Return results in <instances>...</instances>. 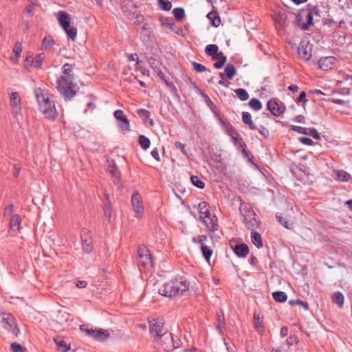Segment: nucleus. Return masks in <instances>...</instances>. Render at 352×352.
<instances>
[{"instance_id":"nucleus-1","label":"nucleus","mask_w":352,"mask_h":352,"mask_svg":"<svg viewBox=\"0 0 352 352\" xmlns=\"http://www.w3.org/2000/svg\"><path fill=\"white\" fill-rule=\"evenodd\" d=\"M34 95L38 104V111L50 120H54L58 116L53 95L46 89L37 87L34 89Z\"/></svg>"},{"instance_id":"nucleus-2","label":"nucleus","mask_w":352,"mask_h":352,"mask_svg":"<svg viewBox=\"0 0 352 352\" xmlns=\"http://www.w3.org/2000/svg\"><path fill=\"white\" fill-rule=\"evenodd\" d=\"M189 288L188 283L180 279H173L166 283L160 289L159 294L163 296L172 298L175 296L182 295Z\"/></svg>"},{"instance_id":"nucleus-3","label":"nucleus","mask_w":352,"mask_h":352,"mask_svg":"<svg viewBox=\"0 0 352 352\" xmlns=\"http://www.w3.org/2000/svg\"><path fill=\"white\" fill-rule=\"evenodd\" d=\"M58 89L59 92L65 96L66 99H70L76 95L74 89L73 82L70 76H62L58 80Z\"/></svg>"},{"instance_id":"nucleus-4","label":"nucleus","mask_w":352,"mask_h":352,"mask_svg":"<svg viewBox=\"0 0 352 352\" xmlns=\"http://www.w3.org/2000/svg\"><path fill=\"white\" fill-rule=\"evenodd\" d=\"M163 336L159 340H155L158 348L163 349L164 351L170 352L179 346V340L175 341L172 333L168 332Z\"/></svg>"},{"instance_id":"nucleus-5","label":"nucleus","mask_w":352,"mask_h":352,"mask_svg":"<svg viewBox=\"0 0 352 352\" xmlns=\"http://www.w3.org/2000/svg\"><path fill=\"white\" fill-rule=\"evenodd\" d=\"M319 9L316 6H309L306 11H302L299 15V25L303 30H307L313 24V15L319 14Z\"/></svg>"},{"instance_id":"nucleus-6","label":"nucleus","mask_w":352,"mask_h":352,"mask_svg":"<svg viewBox=\"0 0 352 352\" xmlns=\"http://www.w3.org/2000/svg\"><path fill=\"white\" fill-rule=\"evenodd\" d=\"M138 258L137 263L140 270H151L153 267V263L149 250L146 248L140 247L138 248Z\"/></svg>"},{"instance_id":"nucleus-7","label":"nucleus","mask_w":352,"mask_h":352,"mask_svg":"<svg viewBox=\"0 0 352 352\" xmlns=\"http://www.w3.org/2000/svg\"><path fill=\"white\" fill-rule=\"evenodd\" d=\"M80 329L85 332L87 336L100 342H103L107 340L110 336V334L107 330L102 329H89L85 324L80 325Z\"/></svg>"},{"instance_id":"nucleus-8","label":"nucleus","mask_w":352,"mask_h":352,"mask_svg":"<svg viewBox=\"0 0 352 352\" xmlns=\"http://www.w3.org/2000/svg\"><path fill=\"white\" fill-rule=\"evenodd\" d=\"M149 329L151 334L153 336L155 340H159L164 336V333L168 331L164 328V322L161 319L153 318L149 321Z\"/></svg>"},{"instance_id":"nucleus-9","label":"nucleus","mask_w":352,"mask_h":352,"mask_svg":"<svg viewBox=\"0 0 352 352\" xmlns=\"http://www.w3.org/2000/svg\"><path fill=\"white\" fill-rule=\"evenodd\" d=\"M1 322L3 327L6 330L14 336H18L20 333V330L16 325L15 318L13 316L10 314H3Z\"/></svg>"},{"instance_id":"nucleus-10","label":"nucleus","mask_w":352,"mask_h":352,"mask_svg":"<svg viewBox=\"0 0 352 352\" xmlns=\"http://www.w3.org/2000/svg\"><path fill=\"white\" fill-rule=\"evenodd\" d=\"M131 205L135 217L141 218L144 214V206L141 195L138 192H135L131 197Z\"/></svg>"},{"instance_id":"nucleus-11","label":"nucleus","mask_w":352,"mask_h":352,"mask_svg":"<svg viewBox=\"0 0 352 352\" xmlns=\"http://www.w3.org/2000/svg\"><path fill=\"white\" fill-rule=\"evenodd\" d=\"M199 219L206 226V230L209 232H214L218 229L217 217L211 214L200 216Z\"/></svg>"},{"instance_id":"nucleus-12","label":"nucleus","mask_w":352,"mask_h":352,"mask_svg":"<svg viewBox=\"0 0 352 352\" xmlns=\"http://www.w3.org/2000/svg\"><path fill=\"white\" fill-rule=\"evenodd\" d=\"M243 217L244 223L248 229L253 230L258 226V222L255 217L256 214L252 210L248 209L245 210L243 214Z\"/></svg>"},{"instance_id":"nucleus-13","label":"nucleus","mask_w":352,"mask_h":352,"mask_svg":"<svg viewBox=\"0 0 352 352\" xmlns=\"http://www.w3.org/2000/svg\"><path fill=\"white\" fill-rule=\"evenodd\" d=\"M267 107L272 115L276 117L280 116L285 110L284 104L281 102L279 103L276 98L270 99L267 102Z\"/></svg>"},{"instance_id":"nucleus-14","label":"nucleus","mask_w":352,"mask_h":352,"mask_svg":"<svg viewBox=\"0 0 352 352\" xmlns=\"http://www.w3.org/2000/svg\"><path fill=\"white\" fill-rule=\"evenodd\" d=\"M114 117L119 122L118 126L121 131H126L130 130L129 121L122 110H116L114 112Z\"/></svg>"},{"instance_id":"nucleus-15","label":"nucleus","mask_w":352,"mask_h":352,"mask_svg":"<svg viewBox=\"0 0 352 352\" xmlns=\"http://www.w3.org/2000/svg\"><path fill=\"white\" fill-rule=\"evenodd\" d=\"M337 61V58L334 56H326L320 58L318 63L320 69L329 71L336 66Z\"/></svg>"},{"instance_id":"nucleus-16","label":"nucleus","mask_w":352,"mask_h":352,"mask_svg":"<svg viewBox=\"0 0 352 352\" xmlns=\"http://www.w3.org/2000/svg\"><path fill=\"white\" fill-rule=\"evenodd\" d=\"M81 239L83 244V250L85 252L89 253L92 250V239L89 230L84 228L81 232Z\"/></svg>"},{"instance_id":"nucleus-17","label":"nucleus","mask_w":352,"mask_h":352,"mask_svg":"<svg viewBox=\"0 0 352 352\" xmlns=\"http://www.w3.org/2000/svg\"><path fill=\"white\" fill-rule=\"evenodd\" d=\"M231 138L233 144L238 149H240L245 157H248L249 151L246 149V144L239 133H234Z\"/></svg>"},{"instance_id":"nucleus-18","label":"nucleus","mask_w":352,"mask_h":352,"mask_svg":"<svg viewBox=\"0 0 352 352\" xmlns=\"http://www.w3.org/2000/svg\"><path fill=\"white\" fill-rule=\"evenodd\" d=\"M298 54L304 60H309L311 57V47L308 43H300L298 49Z\"/></svg>"},{"instance_id":"nucleus-19","label":"nucleus","mask_w":352,"mask_h":352,"mask_svg":"<svg viewBox=\"0 0 352 352\" xmlns=\"http://www.w3.org/2000/svg\"><path fill=\"white\" fill-rule=\"evenodd\" d=\"M10 106L14 114H19L21 111V98L17 92H12L10 96Z\"/></svg>"},{"instance_id":"nucleus-20","label":"nucleus","mask_w":352,"mask_h":352,"mask_svg":"<svg viewBox=\"0 0 352 352\" xmlns=\"http://www.w3.org/2000/svg\"><path fill=\"white\" fill-rule=\"evenodd\" d=\"M57 15L59 25L63 30H66L67 28L68 29L71 23V19L69 14L64 11H59Z\"/></svg>"},{"instance_id":"nucleus-21","label":"nucleus","mask_w":352,"mask_h":352,"mask_svg":"<svg viewBox=\"0 0 352 352\" xmlns=\"http://www.w3.org/2000/svg\"><path fill=\"white\" fill-rule=\"evenodd\" d=\"M21 218L19 214H14L10 221V230L16 234L19 232Z\"/></svg>"},{"instance_id":"nucleus-22","label":"nucleus","mask_w":352,"mask_h":352,"mask_svg":"<svg viewBox=\"0 0 352 352\" xmlns=\"http://www.w3.org/2000/svg\"><path fill=\"white\" fill-rule=\"evenodd\" d=\"M328 101L332 103L341 105L343 107V109H338L337 111H339L342 113H349L348 110H350L351 109V107L349 101L334 98L329 99Z\"/></svg>"},{"instance_id":"nucleus-23","label":"nucleus","mask_w":352,"mask_h":352,"mask_svg":"<svg viewBox=\"0 0 352 352\" xmlns=\"http://www.w3.org/2000/svg\"><path fill=\"white\" fill-rule=\"evenodd\" d=\"M54 340L59 352H67L70 349V344H67L61 337L54 338Z\"/></svg>"},{"instance_id":"nucleus-24","label":"nucleus","mask_w":352,"mask_h":352,"mask_svg":"<svg viewBox=\"0 0 352 352\" xmlns=\"http://www.w3.org/2000/svg\"><path fill=\"white\" fill-rule=\"evenodd\" d=\"M234 252L241 258L245 257L249 253V248L246 244L241 243L236 245L234 249Z\"/></svg>"},{"instance_id":"nucleus-25","label":"nucleus","mask_w":352,"mask_h":352,"mask_svg":"<svg viewBox=\"0 0 352 352\" xmlns=\"http://www.w3.org/2000/svg\"><path fill=\"white\" fill-rule=\"evenodd\" d=\"M55 41L51 36H45L41 43V50L45 51H52Z\"/></svg>"},{"instance_id":"nucleus-26","label":"nucleus","mask_w":352,"mask_h":352,"mask_svg":"<svg viewBox=\"0 0 352 352\" xmlns=\"http://www.w3.org/2000/svg\"><path fill=\"white\" fill-rule=\"evenodd\" d=\"M254 327L256 331L260 334L264 331L263 317L256 313L254 314Z\"/></svg>"},{"instance_id":"nucleus-27","label":"nucleus","mask_w":352,"mask_h":352,"mask_svg":"<svg viewBox=\"0 0 352 352\" xmlns=\"http://www.w3.org/2000/svg\"><path fill=\"white\" fill-rule=\"evenodd\" d=\"M22 52V44L20 42H16L12 49L13 56L11 57V60L14 63H17Z\"/></svg>"},{"instance_id":"nucleus-28","label":"nucleus","mask_w":352,"mask_h":352,"mask_svg":"<svg viewBox=\"0 0 352 352\" xmlns=\"http://www.w3.org/2000/svg\"><path fill=\"white\" fill-rule=\"evenodd\" d=\"M207 18L210 21L211 25L218 27L221 23V19L217 11L212 10L207 14Z\"/></svg>"},{"instance_id":"nucleus-29","label":"nucleus","mask_w":352,"mask_h":352,"mask_svg":"<svg viewBox=\"0 0 352 352\" xmlns=\"http://www.w3.org/2000/svg\"><path fill=\"white\" fill-rule=\"evenodd\" d=\"M219 47L215 44L208 45L205 48V52L208 56H212V59H216L218 56Z\"/></svg>"},{"instance_id":"nucleus-30","label":"nucleus","mask_w":352,"mask_h":352,"mask_svg":"<svg viewBox=\"0 0 352 352\" xmlns=\"http://www.w3.org/2000/svg\"><path fill=\"white\" fill-rule=\"evenodd\" d=\"M137 114L142 119L144 122L148 121L149 124L153 126L154 124V122L153 120H149L151 113L150 112L144 109H140L136 111Z\"/></svg>"},{"instance_id":"nucleus-31","label":"nucleus","mask_w":352,"mask_h":352,"mask_svg":"<svg viewBox=\"0 0 352 352\" xmlns=\"http://www.w3.org/2000/svg\"><path fill=\"white\" fill-rule=\"evenodd\" d=\"M108 172L114 179V182L118 184L120 180V173L115 164L110 165L108 168Z\"/></svg>"},{"instance_id":"nucleus-32","label":"nucleus","mask_w":352,"mask_h":352,"mask_svg":"<svg viewBox=\"0 0 352 352\" xmlns=\"http://www.w3.org/2000/svg\"><path fill=\"white\" fill-rule=\"evenodd\" d=\"M217 322H218V324L217 327V331L219 332V333L220 335H223V329H225V327H226V321H225V317H224L223 313L222 311L217 314Z\"/></svg>"},{"instance_id":"nucleus-33","label":"nucleus","mask_w":352,"mask_h":352,"mask_svg":"<svg viewBox=\"0 0 352 352\" xmlns=\"http://www.w3.org/2000/svg\"><path fill=\"white\" fill-rule=\"evenodd\" d=\"M242 120L244 124H247L250 127V129L255 130L257 129L256 126L252 120L250 113H249L248 112H243Z\"/></svg>"},{"instance_id":"nucleus-34","label":"nucleus","mask_w":352,"mask_h":352,"mask_svg":"<svg viewBox=\"0 0 352 352\" xmlns=\"http://www.w3.org/2000/svg\"><path fill=\"white\" fill-rule=\"evenodd\" d=\"M251 239L252 243L254 244V245L258 248H261L263 247V241L261 239V234L255 231H252L251 233Z\"/></svg>"},{"instance_id":"nucleus-35","label":"nucleus","mask_w":352,"mask_h":352,"mask_svg":"<svg viewBox=\"0 0 352 352\" xmlns=\"http://www.w3.org/2000/svg\"><path fill=\"white\" fill-rule=\"evenodd\" d=\"M38 6V3L37 0H28V3L25 7V12L28 14L29 16L33 15L34 10Z\"/></svg>"},{"instance_id":"nucleus-36","label":"nucleus","mask_w":352,"mask_h":352,"mask_svg":"<svg viewBox=\"0 0 352 352\" xmlns=\"http://www.w3.org/2000/svg\"><path fill=\"white\" fill-rule=\"evenodd\" d=\"M197 209L200 216H204L210 214L208 204L206 201H201L198 204Z\"/></svg>"},{"instance_id":"nucleus-37","label":"nucleus","mask_w":352,"mask_h":352,"mask_svg":"<svg viewBox=\"0 0 352 352\" xmlns=\"http://www.w3.org/2000/svg\"><path fill=\"white\" fill-rule=\"evenodd\" d=\"M332 301L333 303L337 304L340 307L344 305V298L342 293L336 292L332 296Z\"/></svg>"},{"instance_id":"nucleus-38","label":"nucleus","mask_w":352,"mask_h":352,"mask_svg":"<svg viewBox=\"0 0 352 352\" xmlns=\"http://www.w3.org/2000/svg\"><path fill=\"white\" fill-rule=\"evenodd\" d=\"M224 72L226 74V77L228 79H232L236 74L234 66L232 64H228L225 67Z\"/></svg>"},{"instance_id":"nucleus-39","label":"nucleus","mask_w":352,"mask_h":352,"mask_svg":"<svg viewBox=\"0 0 352 352\" xmlns=\"http://www.w3.org/2000/svg\"><path fill=\"white\" fill-rule=\"evenodd\" d=\"M272 296L274 300L278 302H285L287 299V296L284 292H275L272 293Z\"/></svg>"},{"instance_id":"nucleus-40","label":"nucleus","mask_w":352,"mask_h":352,"mask_svg":"<svg viewBox=\"0 0 352 352\" xmlns=\"http://www.w3.org/2000/svg\"><path fill=\"white\" fill-rule=\"evenodd\" d=\"M138 142L140 146L144 150L148 148L151 145L150 140L144 135H140L139 136Z\"/></svg>"},{"instance_id":"nucleus-41","label":"nucleus","mask_w":352,"mask_h":352,"mask_svg":"<svg viewBox=\"0 0 352 352\" xmlns=\"http://www.w3.org/2000/svg\"><path fill=\"white\" fill-rule=\"evenodd\" d=\"M237 97L241 100V101H245L249 98V94L248 91L242 88L236 89L234 91Z\"/></svg>"},{"instance_id":"nucleus-42","label":"nucleus","mask_w":352,"mask_h":352,"mask_svg":"<svg viewBox=\"0 0 352 352\" xmlns=\"http://www.w3.org/2000/svg\"><path fill=\"white\" fill-rule=\"evenodd\" d=\"M336 175L337 179L341 182H347L350 179V175L344 170H336Z\"/></svg>"},{"instance_id":"nucleus-43","label":"nucleus","mask_w":352,"mask_h":352,"mask_svg":"<svg viewBox=\"0 0 352 352\" xmlns=\"http://www.w3.org/2000/svg\"><path fill=\"white\" fill-rule=\"evenodd\" d=\"M201 250L205 259L209 262L210 257L212 254V250L204 244L201 246Z\"/></svg>"},{"instance_id":"nucleus-44","label":"nucleus","mask_w":352,"mask_h":352,"mask_svg":"<svg viewBox=\"0 0 352 352\" xmlns=\"http://www.w3.org/2000/svg\"><path fill=\"white\" fill-rule=\"evenodd\" d=\"M175 18L178 21H182L185 17V11L182 8H176L173 10Z\"/></svg>"},{"instance_id":"nucleus-45","label":"nucleus","mask_w":352,"mask_h":352,"mask_svg":"<svg viewBox=\"0 0 352 352\" xmlns=\"http://www.w3.org/2000/svg\"><path fill=\"white\" fill-rule=\"evenodd\" d=\"M158 6L164 11H169L172 8V3L168 0H158Z\"/></svg>"},{"instance_id":"nucleus-46","label":"nucleus","mask_w":352,"mask_h":352,"mask_svg":"<svg viewBox=\"0 0 352 352\" xmlns=\"http://www.w3.org/2000/svg\"><path fill=\"white\" fill-rule=\"evenodd\" d=\"M249 105L254 111H258L262 108V104L261 101L256 98H252L249 101Z\"/></svg>"},{"instance_id":"nucleus-47","label":"nucleus","mask_w":352,"mask_h":352,"mask_svg":"<svg viewBox=\"0 0 352 352\" xmlns=\"http://www.w3.org/2000/svg\"><path fill=\"white\" fill-rule=\"evenodd\" d=\"M190 180L192 182V184L199 188H204V186H205V184L203 181H201L199 177L197 176H195V175H192L190 177Z\"/></svg>"},{"instance_id":"nucleus-48","label":"nucleus","mask_w":352,"mask_h":352,"mask_svg":"<svg viewBox=\"0 0 352 352\" xmlns=\"http://www.w3.org/2000/svg\"><path fill=\"white\" fill-rule=\"evenodd\" d=\"M67 36L72 41H75L77 36V28L74 27H70L64 30Z\"/></svg>"},{"instance_id":"nucleus-49","label":"nucleus","mask_w":352,"mask_h":352,"mask_svg":"<svg viewBox=\"0 0 352 352\" xmlns=\"http://www.w3.org/2000/svg\"><path fill=\"white\" fill-rule=\"evenodd\" d=\"M45 58V54L43 53H40L35 57L34 60V66L36 69H40L41 67L42 62Z\"/></svg>"},{"instance_id":"nucleus-50","label":"nucleus","mask_w":352,"mask_h":352,"mask_svg":"<svg viewBox=\"0 0 352 352\" xmlns=\"http://www.w3.org/2000/svg\"><path fill=\"white\" fill-rule=\"evenodd\" d=\"M103 210H104V216L108 219H110L111 217V215H112L111 205L110 201L104 203Z\"/></svg>"},{"instance_id":"nucleus-51","label":"nucleus","mask_w":352,"mask_h":352,"mask_svg":"<svg viewBox=\"0 0 352 352\" xmlns=\"http://www.w3.org/2000/svg\"><path fill=\"white\" fill-rule=\"evenodd\" d=\"M219 55L221 56V58L214 64V67L217 69L221 68L225 65L227 60L226 56H223L222 52H220Z\"/></svg>"},{"instance_id":"nucleus-52","label":"nucleus","mask_w":352,"mask_h":352,"mask_svg":"<svg viewBox=\"0 0 352 352\" xmlns=\"http://www.w3.org/2000/svg\"><path fill=\"white\" fill-rule=\"evenodd\" d=\"M290 305H301L305 310L309 309V305L307 302L300 300H290L289 301Z\"/></svg>"},{"instance_id":"nucleus-53","label":"nucleus","mask_w":352,"mask_h":352,"mask_svg":"<svg viewBox=\"0 0 352 352\" xmlns=\"http://www.w3.org/2000/svg\"><path fill=\"white\" fill-rule=\"evenodd\" d=\"M160 22L162 25L166 26L170 29H172L173 26L174 25L172 19H169L168 17H161Z\"/></svg>"},{"instance_id":"nucleus-54","label":"nucleus","mask_w":352,"mask_h":352,"mask_svg":"<svg viewBox=\"0 0 352 352\" xmlns=\"http://www.w3.org/2000/svg\"><path fill=\"white\" fill-rule=\"evenodd\" d=\"M11 349L12 352H25V349L17 342H13L11 344Z\"/></svg>"},{"instance_id":"nucleus-55","label":"nucleus","mask_w":352,"mask_h":352,"mask_svg":"<svg viewBox=\"0 0 352 352\" xmlns=\"http://www.w3.org/2000/svg\"><path fill=\"white\" fill-rule=\"evenodd\" d=\"M192 65L197 72H204L207 69L204 65L195 61L192 62Z\"/></svg>"},{"instance_id":"nucleus-56","label":"nucleus","mask_w":352,"mask_h":352,"mask_svg":"<svg viewBox=\"0 0 352 352\" xmlns=\"http://www.w3.org/2000/svg\"><path fill=\"white\" fill-rule=\"evenodd\" d=\"M307 132H308V133H306L307 135H309L316 140H319L320 138V134L314 128L307 129Z\"/></svg>"},{"instance_id":"nucleus-57","label":"nucleus","mask_w":352,"mask_h":352,"mask_svg":"<svg viewBox=\"0 0 352 352\" xmlns=\"http://www.w3.org/2000/svg\"><path fill=\"white\" fill-rule=\"evenodd\" d=\"M276 219H278V222L280 223H281L286 228H288V229L292 228V223H289L283 217H282L280 216H276Z\"/></svg>"},{"instance_id":"nucleus-58","label":"nucleus","mask_w":352,"mask_h":352,"mask_svg":"<svg viewBox=\"0 0 352 352\" xmlns=\"http://www.w3.org/2000/svg\"><path fill=\"white\" fill-rule=\"evenodd\" d=\"M206 239H207V236H206V235H201V236H199L197 237H193L192 238V241L195 243H199L201 245V246L202 244H204V241H206Z\"/></svg>"},{"instance_id":"nucleus-59","label":"nucleus","mask_w":352,"mask_h":352,"mask_svg":"<svg viewBox=\"0 0 352 352\" xmlns=\"http://www.w3.org/2000/svg\"><path fill=\"white\" fill-rule=\"evenodd\" d=\"M63 72L65 76H69L70 72L72 70V65L69 63H65L63 66Z\"/></svg>"},{"instance_id":"nucleus-60","label":"nucleus","mask_w":352,"mask_h":352,"mask_svg":"<svg viewBox=\"0 0 352 352\" xmlns=\"http://www.w3.org/2000/svg\"><path fill=\"white\" fill-rule=\"evenodd\" d=\"M256 129H258L259 133L265 138H267L270 135L269 130L263 126H261L260 128H257Z\"/></svg>"},{"instance_id":"nucleus-61","label":"nucleus","mask_w":352,"mask_h":352,"mask_svg":"<svg viewBox=\"0 0 352 352\" xmlns=\"http://www.w3.org/2000/svg\"><path fill=\"white\" fill-rule=\"evenodd\" d=\"M13 210H14V206L12 204H10L4 208L3 214L4 217L10 216V214H12Z\"/></svg>"},{"instance_id":"nucleus-62","label":"nucleus","mask_w":352,"mask_h":352,"mask_svg":"<svg viewBox=\"0 0 352 352\" xmlns=\"http://www.w3.org/2000/svg\"><path fill=\"white\" fill-rule=\"evenodd\" d=\"M299 141L305 145H311L313 144L312 140L307 137H300Z\"/></svg>"},{"instance_id":"nucleus-63","label":"nucleus","mask_w":352,"mask_h":352,"mask_svg":"<svg viewBox=\"0 0 352 352\" xmlns=\"http://www.w3.org/2000/svg\"><path fill=\"white\" fill-rule=\"evenodd\" d=\"M292 130L295 131H296V132H298L299 133H303V134L308 133L307 129V128H302L301 126H294L292 127Z\"/></svg>"},{"instance_id":"nucleus-64","label":"nucleus","mask_w":352,"mask_h":352,"mask_svg":"<svg viewBox=\"0 0 352 352\" xmlns=\"http://www.w3.org/2000/svg\"><path fill=\"white\" fill-rule=\"evenodd\" d=\"M34 58L32 56H27L25 58V66L26 68L30 67L34 64Z\"/></svg>"}]
</instances>
